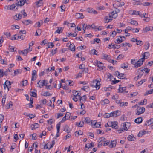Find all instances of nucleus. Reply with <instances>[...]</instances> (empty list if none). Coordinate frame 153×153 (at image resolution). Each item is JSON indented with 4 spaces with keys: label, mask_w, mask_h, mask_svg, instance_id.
Returning a JSON list of instances; mask_svg holds the SVG:
<instances>
[{
    "label": "nucleus",
    "mask_w": 153,
    "mask_h": 153,
    "mask_svg": "<svg viewBox=\"0 0 153 153\" xmlns=\"http://www.w3.org/2000/svg\"><path fill=\"white\" fill-rule=\"evenodd\" d=\"M57 49L56 48L54 50H52L51 51V53L52 54V56H53L56 53Z\"/></svg>",
    "instance_id": "774afa93"
},
{
    "label": "nucleus",
    "mask_w": 153,
    "mask_h": 153,
    "mask_svg": "<svg viewBox=\"0 0 153 153\" xmlns=\"http://www.w3.org/2000/svg\"><path fill=\"white\" fill-rule=\"evenodd\" d=\"M22 15V14L24 16V17H25L27 16L26 13L25 12V10H23L21 11Z\"/></svg>",
    "instance_id": "6e6d98bb"
},
{
    "label": "nucleus",
    "mask_w": 153,
    "mask_h": 153,
    "mask_svg": "<svg viewBox=\"0 0 153 153\" xmlns=\"http://www.w3.org/2000/svg\"><path fill=\"white\" fill-rule=\"evenodd\" d=\"M152 93H153V89L148 91L146 92V93L145 94L146 95L149 94H152Z\"/></svg>",
    "instance_id": "bf43d9fd"
},
{
    "label": "nucleus",
    "mask_w": 153,
    "mask_h": 153,
    "mask_svg": "<svg viewBox=\"0 0 153 153\" xmlns=\"http://www.w3.org/2000/svg\"><path fill=\"white\" fill-rule=\"evenodd\" d=\"M152 123H153V118H151L147 121L145 123V125L146 126H149Z\"/></svg>",
    "instance_id": "dca6fc26"
},
{
    "label": "nucleus",
    "mask_w": 153,
    "mask_h": 153,
    "mask_svg": "<svg viewBox=\"0 0 153 153\" xmlns=\"http://www.w3.org/2000/svg\"><path fill=\"white\" fill-rule=\"evenodd\" d=\"M137 112L136 113V114L140 115L145 112V109L144 107H140L137 108Z\"/></svg>",
    "instance_id": "f03ea898"
},
{
    "label": "nucleus",
    "mask_w": 153,
    "mask_h": 153,
    "mask_svg": "<svg viewBox=\"0 0 153 153\" xmlns=\"http://www.w3.org/2000/svg\"><path fill=\"white\" fill-rule=\"evenodd\" d=\"M143 119L142 117H138L135 120L134 122L137 123L139 124L141 123Z\"/></svg>",
    "instance_id": "412c9836"
},
{
    "label": "nucleus",
    "mask_w": 153,
    "mask_h": 153,
    "mask_svg": "<svg viewBox=\"0 0 153 153\" xmlns=\"http://www.w3.org/2000/svg\"><path fill=\"white\" fill-rule=\"evenodd\" d=\"M28 81L27 80H23L22 81V85L23 86H25L27 85Z\"/></svg>",
    "instance_id": "680f3d73"
},
{
    "label": "nucleus",
    "mask_w": 153,
    "mask_h": 153,
    "mask_svg": "<svg viewBox=\"0 0 153 153\" xmlns=\"http://www.w3.org/2000/svg\"><path fill=\"white\" fill-rule=\"evenodd\" d=\"M52 95V94H50V93H48V92H45L44 93V96H51Z\"/></svg>",
    "instance_id": "0e129e2a"
},
{
    "label": "nucleus",
    "mask_w": 153,
    "mask_h": 153,
    "mask_svg": "<svg viewBox=\"0 0 153 153\" xmlns=\"http://www.w3.org/2000/svg\"><path fill=\"white\" fill-rule=\"evenodd\" d=\"M97 82V80H94L92 82L91 84V85L92 87H95L96 85V82Z\"/></svg>",
    "instance_id": "3c124183"
},
{
    "label": "nucleus",
    "mask_w": 153,
    "mask_h": 153,
    "mask_svg": "<svg viewBox=\"0 0 153 153\" xmlns=\"http://www.w3.org/2000/svg\"><path fill=\"white\" fill-rule=\"evenodd\" d=\"M13 106L12 102L11 101H10L9 103L7 104L6 105V108L7 109H9L10 108V106Z\"/></svg>",
    "instance_id": "09e8293b"
},
{
    "label": "nucleus",
    "mask_w": 153,
    "mask_h": 153,
    "mask_svg": "<svg viewBox=\"0 0 153 153\" xmlns=\"http://www.w3.org/2000/svg\"><path fill=\"white\" fill-rule=\"evenodd\" d=\"M85 121L87 123H89L91 122V120L89 117H86L85 118Z\"/></svg>",
    "instance_id": "5fc2aeb1"
},
{
    "label": "nucleus",
    "mask_w": 153,
    "mask_h": 153,
    "mask_svg": "<svg viewBox=\"0 0 153 153\" xmlns=\"http://www.w3.org/2000/svg\"><path fill=\"white\" fill-rule=\"evenodd\" d=\"M22 22L23 24L26 25H27L30 24H32V22L30 20H27L22 21Z\"/></svg>",
    "instance_id": "f3484780"
},
{
    "label": "nucleus",
    "mask_w": 153,
    "mask_h": 153,
    "mask_svg": "<svg viewBox=\"0 0 153 153\" xmlns=\"http://www.w3.org/2000/svg\"><path fill=\"white\" fill-rule=\"evenodd\" d=\"M122 102V100H117L115 101V102L117 104L119 105V106L120 107V105Z\"/></svg>",
    "instance_id": "de8ad7c7"
},
{
    "label": "nucleus",
    "mask_w": 153,
    "mask_h": 153,
    "mask_svg": "<svg viewBox=\"0 0 153 153\" xmlns=\"http://www.w3.org/2000/svg\"><path fill=\"white\" fill-rule=\"evenodd\" d=\"M17 2L16 3V5L18 6H22L25 3V1L24 0H17Z\"/></svg>",
    "instance_id": "9d476101"
},
{
    "label": "nucleus",
    "mask_w": 153,
    "mask_h": 153,
    "mask_svg": "<svg viewBox=\"0 0 153 153\" xmlns=\"http://www.w3.org/2000/svg\"><path fill=\"white\" fill-rule=\"evenodd\" d=\"M72 93L73 94L74 96H78L79 97L81 94V93L80 94L79 92H78L77 91L75 90L73 91Z\"/></svg>",
    "instance_id": "7c9ffc66"
},
{
    "label": "nucleus",
    "mask_w": 153,
    "mask_h": 153,
    "mask_svg": "<svg viewBox=\"0 0 153 153\" xmlns=\"http://www.w3.org/2000/svg\"><path fill=\"white\" fill-rule=\"evenodd\" d=\"M128 67V65L127 63H124L123 64H122L121 66V67L123 69L127 68Z\"/></svg>",
    "instance_id": "13d9d810"
},
{
    "label": "nucleus",
    "mask_w": 153,
    "mask_h": 153,
    "mask_svg": "<svg viewBox=\"0 0 153 153\" xmlns=\"http://www.w3.org/2000/svg\"><path fill=\"white\" fill-rule=\"evenodd\" d=\"M128 103L127 102H124L122 101L120 107L126 106L128 105Z\"/></svg>",
    "instance_id": "8fccbe9b"
},
{
    "label": "nucleus",
    "mask_w": 153,
    "mask_h": 153,
    "mask_svg": "<svg viewBox=\"0 0 153 153\" xmlns=\"http://www.w3.org/2000/svg\"><path fill=\"white\" fill-rule=\"evenodd\" d=\"M36 73L37 72L36 70H33V71L32 74V77L31 79V81H33L34 80V78H36V76H37V75H36Z\"/></svg>",
    "instance_id": "4468645a"
},
{
    "label": "nucleus",
    "mask_w": 153,
    "mask_h": 153,
    "mask_svg": "<svg viewBox=\"0 0 153 153\" xmlns=\"http://www.w3.org/2000/svg\"><path fill=\"white\" fill-rule=\"evenodd\" d=\"M32 90V89L31 88L30 90V92L32 94V96L35 97H37V94L36 93V92H37V90L36 89H34V91H31V90Z\"/></svg>",
    "instance_id": "5701e85b"
},
{
    "label": "nucleus",
    "mask_w": 153,
    "mask_h": 153,
    "mask_svg": "<svg viewBox=\"0 0 153 153\" xmlns=\"http://www.w3.org/2000/svg\"><path fill=\"white\" fill-rule=\"evenodd\" d=\"M109 16H111L112 17V18H114V16H116V14L115 13V11H113L112 12H111V13L110 14H109Z\"/></svg>",
    "instance_id": "603ef678"
},
{
    "label": "nucleus",
    "mask_w": 153,
    "mask_h": 153,
    "mask_svg": "<svg viewBox=\"0 0 153 153\" xmlns=\"http://www.w3.org/2000/svg\"><path fill=\"white\" fill-rule=\"evenodd\" d=\"M139 70L140 71L143 72L144 71H145V72L146 73H149L150 71V69L148 68H139Z\"/></svg>",
    "instance_id": "4be33fe9"
},
{
    "label": "nucleus",
    "mask_w": 153,
    "mask_h": 153,
    "mask_svg": "<svg viewBox=\"0 0 153 153\" xmlns=\"http://www.w3.org/2000/svg\"><path fill=\"white\" fill-rule=\"evenodd\" d=\"M111 143L109 145V147L112 148L115 146L116 144V140H114L113 141H111Z\"/></svg>",
    "instance_id": "a211bd4d"
},
{
    "label": "nucleus",
    "mask_w": 153,
    "mask_h": 153,
    "mask_svg": "<svg viewBox=\"0 0 153 153\" xmlns=\"http://www.w3.org/2000/svg\"><path fill=\"white\" fill-rule=\"evenodd\" d=\"M12 29H19V26L18 25H12Z\"/></svg>",
    "instance_id": "864d4df0"
},
{
    "label": "nucleus",
    "mask_w": 153,
    "mask_h": 153,
    "mask_svg": "<svg viewBox=\"0 0 153 153\" xmlns=\"http://www.w3.org/2000/svg\"><path fill=\"white\" fill-rule=\"evenodd\" d=\"M19 39V36L17 34H15L11 38L12 40H17Z\"/></svg>",
    "instance_id": "473e14b6"
},
{
    "label": "nucleus",
    "mask_w": 153,
    "mask_h": 153,
    "mask_svg": "<svg viewBox=\"0 0 153 153\" xmlns=\"http://www.w3.org/2000/svg\"><path fill=\"white\" fill-rule=\"evenodd\" d=\"M46 82L45 81H43L42 80H40L37 82V84L38 85L37 86L39 88H42V87L45 86V84H44V82Z\"/></svg>",
    "instance_id": "6e6552de"
},
{
    "label": "nucleus",
    "mask_w": 153,
    "mask_h": 153,
    "mask_svg": "<svg viewBox=\"0 0 153 153\" xmlns=\"http://www.w3.org/2000/svg\"><path fill=\"white\" fill-rule=\"evenodd\" d=\"M117 72L118 73V78L122 79H123L125 78V75L123 74H120L119 72L118 71H117Z\"/></svg>",
    "instance_id": "b1692460"
},
{
    "label": "nucleus",
    "mask_w": 153,
    "mask_h": 153,
    "mask_svg": "<svg viewBox=\"0 0 153 153\" xmlns=\"http://www.w3.org/2000/svg\"><path fill=\"white\" fill-rule=\"evenodd\" d=\"M150 46V44L149 42H146L145 44L144 45V49L147 50L148 49Z\"/></svg>",
    "instance_id": "72a5a7b5"
},
{
    "label": "nucleus",
    "mask_w": 153,
    "mask_h": 153,
    "mask_svg": "<svg viewBox=\"0 0 153 153\" xmlns=\"http://www.w3.org/2000/svg\"><path fill=\"white\" fill-rule=\"evenodd\" d=\"M109 123L111 124L110 126H111L112 128L115 129H117L118 128V123L117 122H111Z\"/></svg>",
    "instance_id": "423d86ee"
},
{
    "label": "nucleus",
    "mask_w": 153,
    "mask_h": 153,
    "mask_svg": "<svg viewBox=\"0 0 153 153\" xmlns=\"http://www.w3.org/2000/svg\"><path fill=\"white\" fill-rule=\"evenodd\" d=\"M152 29V27H146L144 28L143 30V33H146L147 31L151 30Z\"/></svg>",
    "instance_id": "a878e982"
},
{
    "label": "nucleus",
    "mask_w": 153,
    "mask_h": 153,
    "mask_svg": "<svg viewBox=\"0 0 153 153\" xmlns=\"http://www.w3.org/2000/svg\"><path fill=\"white\" fill-rule=\"evenodd\" d=\"M104 141V143L103 144V146H107V145H109H109L110 144H109V143H110V141H108V140H107L106 141Z\"/></svg>",
    "instance_id": "052dcab7"
},
{
    "label": "nucleus",
    "mask_w": 153,
    "mask_h": 153,
    "mask_svg": "<svg viewBox=\"0 0 153 153\" xmlns=\"http://www.w3.org/2000/svg\"><path fill=\"white\" fill-rule=\"evenodd\" d=\"M64 131L68 133H69L70 132V130L69 129V127L67 125H65V126Z\"/></svg>",
    "instance_id": "bb28decb"
},
{
    "label": "nucleus",
    "mask_w": 153,
    "mask_h": 153,
    "mask_svg": "<svg viewBox=\"0 0 153 153\" xmlns=\"http://www.w3.org/2000/svg\"><path fill=\"white\" fill-rule=\"evenodd\" d=\"M116 10H115L116 16H114V18H116L117 16V13H119L120 11V10L117 8H116Z\"/></svg>",
    "instance_id": "4d7b16f0"
},
{
    "label": "nucleus",
    "mask_w": 153,
    "mask_h": 153,
    "mask_svg": "<svg viewBox=\"0 0 153 153\" xmlns=\"http://www.w3.org/2000/svg\"><path fill=\"white\" fill-rule=\"evenodd\" d=\"M109 103V100L107 99L104 100L102 102V104L104 105L105 104H108Z\"/></svg>",
    "instance_id": "58836bf2"
},
{
    "label": "nucleus",
    "mask_w": 153,
    "mask_h": 153,
    "mask_svg": "<svg viewBox=\"0 0 153 153\" xmlns=\"http://www.w3.org/2000/svg\"><path fill=\"white\" fill-rule=\"evenodd\" d=\"M144 61L141 58L139 59L137 62H136L133 67L134 68H137L140 67L143 64Z\"/></svg>",
    "instance_id": "f257e3e1"
},
{
    "label": "nucleus",
    "mask_w": 153,
    "mask_h": 153,
    "mask_svg": "<svg viewBox=\"0 0 153 153\" xmlns=\"http://www.w3.org/2000/svg\"><path fill=\"white\" fill-rule=\"evenodd\" d=\"M103 117L105 118H108L111 117V114H110L105 113Z\"/></svg>",
    "instance_id": "c03bdc74"
},
{
    "label": "nucleus",
    "mask_w": 153,
    "mask_h": 153,
    "mask_svg": "<svg viewBox=\"0 0 153 153\" xmlns=\"http://www.w3.org/2000/svg\"><path fill=\"white\" fill-rule=\"evenodd\" d=\"M128 140L130 141H134L135 139V138L133 135H129L127 137Z\"/></svg>",
    "instance_id": "2f4dec72"
},
{
    "label": "nucleus",
    "mask_w": 153,
    "mask_h": 153,
    "mask_svg": "<svg viewBox=\"0 0 153 153\" xmlns=\"http://www.w3.org/2000/svg\"><path fill=\"white\" fill-rule=\"evenodd\" d=\"M143 57L141 59L144 61L145 59H148L150 55L149 53V52H145L143 54Z\"/></svg>",
    "instance_id": "1a4fd4ad"
},
{
    "label": "nucleus",
    "mask_w": 153,
    "mask_h": 153,
    "mask_svg": "<svg viewBox=\"0 0 153 153\" xmlns=\"http://www.w3.org/2000/svg\"><path fill=\"white\" fill-rule=\"evenodd\" d=\"M39 127V125L37 123H35L33 124H32L31 125V127H32V130H33L35 129L36 128H37Z\"/></svg>",
    "instance_id": "c756f323"
},
{
    "label": "nucleus",
    "mask_w": 153,
    "mask_h": 153,
    "mask_svg": "<svg viewBox=\"0 0 153 153\" xmlns=\"http://www.w3.org/2000/svg\"><path fill=\"white\" fill-rule=\"evenodd\" d=\"M130 124L129 123H123V127L121 128L123 129L124 130H127L129 128Z\"/></svg>",
    "instance_id": "20e7f679"
},
{
    "label": "nucleus",
    "mask_w": 153,
    "mask_h": 153,
    "mask_svg": "<svg viewBox=\"0 0 153 153\" xmlns=\"http://www.w3.org/2000/svg\"><path fill=\"white\" fill-rule=\"evenodd\" d=\"M89 89V87L87 86H83V88H81V89L85 91H88Z\"/></svg>",
    "instance_id": "49530a36"
},
{
    "label": "nucleus",
    "mask_w": 153,
    "mask_h": 153,
    "mask_svg": "<svg viewBox=\"0 0 153 153\" xmlns=\"http://www.w3.org/2000/svg\"><path fill=\"white\" fill-rule=\"evenodd\" d=\"M36 5L37 7H40L43 4L42 0H39L35 2Z\"/></svg>",
    "instance_id": "6ab92c4d"
},
{
    "label": "nucleus",
    "mask_w": 153,
    "mask_h": 153,
    "mask_svg": "<svg viewBox=\"0 0 153 153\" xmlns=\"http://www.w3.org/2000/svg\"><path fill=\"white\" fill-rule=\"evenodd\" d=\"M69 48L71 51L74 52L75 51V46L73 44H71L69 46Z\"/></svg>",
    "instance_id": "cd10ccee"
},
{
    "label": "nucleus",
    "mask_w": 153,
    "mask_h": 153,
    "mask_svg": "<svg viewBox=\"0 0 153 153\" xmlns=\"http://www.w3.org/2000/svg\"><path fill=\"white\" fill-rule=\"evenodd\" d=\"M21 70L19 69H17L16 71L14 70V75H17L18 74H20L21 72Z\"/></svg>",
    "instance_id": "a19ab883"
},
{
    "label": "nucleus",
    "mask_w": 153,
    "mask_h": 153,
    "mask_svg": "<svg viewBox=\"0 0 153 153\" xmlns=\"http://www.w3.org/2000/svg\"><path fill=\"white\" fill-rule=\"evenodd\" d=\"M79 100L80 101V103L83 102V103L86 101V95H84L81 97V95L79 97Z\"/></svg>",
    "instance_id": "9b49d317"
},
{
    "label": "nucleus",
    "mask_w": 153,
    "mask_h": 153,
    "mask_svg": "<svg viewBox=\"0 0 153 153\" xmlns=\"http://www.w3.org/2000/svg\"><path fill=\"white\" fill-rule=\"evenodd\" d=\"M71 113L69 112H67L65 115V117H67V119H69L71 116Z\"/></svg>",
    "instance_id": "69168bd1"
},
{
    "label": "nucleus",
    "mask_w": 153,
    "mask_h": 153,
    "mask_svg": "<svg viewBox=\"0 0 153 153\" xmlns=\"http://www.w3.org/2000/svg\"><path fill=\"white\" fill-rule=\"evenodd\" d=\"M97 66L98 67L100 70H102L103 69V68L104 67V64L103 63L101 62L100 61H98L97 60Z\"/></svg>",
    "instance_id": "0eeeda50"
},
{
    "label": "nucleus",
    "mask_w": 153,
    "mask_h": 153,
    "mask_svg": "<svg viewBox=\"0 0 153 153\" xmlns=\"http://www.w3.org/2000/svg\"><path fill=\"white\" fill-rule=\"evenodd\" d=\"M22 17V15L21 12L18 15L16 14L14 16V19L17 20H18L21 19Z\"/></svg>",
    "instance_id": "aec40b11"
},
{
    "label": "nucleus",
    "mask_w": 153,
    "mask_h": 153,
    "mask_svg": "<svg viewBox=\"0 0 153 153\" xmlns=\"http://www.w3.org/2000/svg\"><path fill=\"white\" fill-rule=\"evenodd\" d=\"M6 97V95H4L3 96L1 101L3 106H4L5 104Z\"/></svg>",
    "instance_id": "79ce46f5"
},
{
    "label": "nucleus",
    "mask_w": 153,
    "mask_h": 153,
    "mask_svg": "<svg viewBox=\"0 0 153 153\" xmlns=\"http://www.w3.org/2000/svg\"><path fill=\"white\" fill-rule=\"evenodd\" d=\"M15 7V4H13L11 5H10V10H13Z\"/></svg>",
    "instance_id": "338daca9"
},
{
    "label": "nucleus",
    "mask_w": 153,
    "mask_h": 153,
    "mask_svg": "<svg viewBox=\"0 0 153 153\" xmlns=\"http://www.w3.org/2000/svg\"><path fill=\"white\" fill-rule=\"evenodd\" d=\"M126 88L125 87L120 88L119 90V91L121 93H127L128 92V91H126Z\"/></svg>",
    "instance_id": "ddd939ff"
},
{
    "label": "nucleus",
    "mask_w": 153,
    "mask_h": 153,
    "mask_svg": "<svg viewBox=\"0 0 153 153\" xmlns=\"http://www.w3.org/2000/svg\"><path fill=\"white\" fill-rule=\"evenodd\" d=\"M67 82H68V85H69L70 86H73L74 83L72 81L70 80H67Z\"/></svg>",
    "instance_id": "e2e57ef3"
},
{
    "label": "nucleus",
    "mask_w": 153,
    "mask_h": 153,
    "mask_svg": "<svg viewBox=\"0 0 153 153\" xmlns=\"http://www.w3.org/2000/svg\"><path fill=\"white\" fill-rule=\"evenodd\" d=\"M112 20V17L110 16H107L104 18V22L105 23H108Z\"/></svg>",
    "instance_id": "39448f33"
},
{
    "label": "nucleus",
    "mask_w": 153,
    "mask_h": 153,
    "mask_svg": "<svg viewBox=\"0 0 153 153\" xmlns=\"http://www.w3.org/2000/svg\"><path fill=\"white\" fill-rule=\"evenodd\" d=\"M57 29L54 32V33L56 34L58 33V34H60L61 33L63 30V29L62 27H59L57 28Z\"/></svg>",
    "instance_id": "2eb2a0df"
},
{
    "label": "nucleus",
    "mask_w": 153,
    "mask_h": 153,
    "mask_svg": "<svg viewBox=\"0 0 153 153\" xmlns=\"http://www.w3.org/2000/svg\"><path fill=\"white\" fill-rule=\"evenodd\" d=\"M84 124V122L83 121H81L79 123H77L76 124L78 127H83Z\"/></svg>",
    "instance_id": "c9c22d12"
},
{
    "label": "nucleus",
    "mask_w": 153,
    "mask_h": 153,
    "mask_svg": "<svg viewBox=\"0 0 153 153\" xmlns=\"http://www.w3.org/2000/svg\"><path fill=\"white\" fill-rule=\"evenodd\" d=\"M147 100L144 99L143 102H141L139 103L138 104L139 105H143L144 104H146L147 103Z\"/></svg>",
    "instance_id": "37998d69"
},
{
    "label": "nucleus",
    "mask_w": 153,
    "mask_h": 153,
    "mask_svg": "<svg viewBox=\"0 0 153 153\" xmlns=\"http://www.w3.org/2000/svg\"><path fill=\"white\" fill-rule=\"evenodd\" d=\"M120 47V46L118 45H113L111 47L113 48L118 49Z\"/></svg>",
    "instance_id": "a18cd8bd"
},
{
    "label": "nucleus",
    "mask_w": 153,
    "mask_h": 153,
    "mask_svg": "<svg viewBox=\"0 0 153 153\" xmlns=\"http://www.w3.org/2000/svg\"><path fill=\"white\" fill-rule=\"evenodd\" d=\"M118 112V111H113L110 114L111 115V116H113L114 117H116L117 116V113Z\"/></svg>",
    "instance_id": "e433bc0d"
},
{
    "label": "nucleus",
    "mask_w": 153,
    "mask_h": 153,
    "mask_svg": "<svg viewBox=\"0 0 153 153\" xmlns=\"http://www.w3.org/2000/svg\"><path fill=\"white\" fill-rule=\"evenodd\" d=\"M130 23L133 25L137 26L138 25L137 22L131 19L130 21Z\"/></svg>",
    "instance_id": "f704fd0d"
},
{
    "label": "nucleus",
    "mask_w": 153,
    "mask_h": 153,
    "mask_svg": "<svg viewBox=\"0 0 153 153\" xmlns=\"http://www.w3.org/2000/svg\"><path fill=\"white\" fill-rule=\"evenodd\" d=\"M86 11L87 12L90 13L94 14H97V12L96 10L91 8H87Z\"/></svg>",
    "instance_id": "7ed1b4c3"
},
{
    "label": "nucleus",
    "mask_w": 153,
    "mask_h": 153,
    "mask_svg": "<svg viewBox=\"0 0 153 153\" xmlns=\"http://www.w3.org/2000/svg\"><path fill=\"white\" fill-rule=\"evenodd\" d=\"M105 140V138L103 137L101 138L100 139V141L98 142V147H100L103 144L102 141H104Z\"/></svg>",
    "instance_id": "c85d7f7f"
},
{
    "label": "nucleus",
    "mask_w": 153,
    "mask_h": 153,
    "mask_svg": "<svg viewBox=\"0 0 153 153\" xmlns=\"http://www.w3.org/2000/svg\"><path fill=\"white\" fill-rule=\"evenodd\" d=\"M75 17L77 19H83L84 18V16L82 13H76L75 15Z\"/></svg>",
    "instance_id": "f8f14e48"
},
{
    "label": "nucleus",
    "mask_w": 153,
    "mask_h": 153,
    "mask_svg": "<svg viewBox=\"0 0 153 153\" xmlns=\"http://www.w3.org/2000/svg\"><path fill=\"white\" fill-rule=\"evenodd\" d=\"M143 73L144 72H141V71H140L139 75L134 78V79L136 80H137L138 79L141 78L142 76L143 75Z\"/></svg>",
    "instance_id": "393cba45"
},
{
    "label": "nucleus",
    "mask_w": 153,
    "mask_h": 153,
    "mask_svg": "<svg viewBox=\"0 0 153 153\" xmlns=\"http://www.w3.org/2000/svg\"><path fill=\"white\" fill-rule=\"evenodd\" d=\"M103 56V59H105V60L109 59V57L110 56L105 54H102Z\"/></svg>",
    "instance_id": "ea45409f"
},
{
    "label": "nucleus",
    "mask_w": 153,
    "mask_h": 153,
    "mask_svg": "<svg viewBox=\"0 0 153 153\" xmlns=\"http://www.w3.org/2000/svg\"><path fill=\"white\" fill-rule=\"evenodd\" d=\"M60 127V122H59L56 125L57 133H59V132Z\"/></svg>",
    "instance_id": "4c0bfd02"
}]
</instances>
